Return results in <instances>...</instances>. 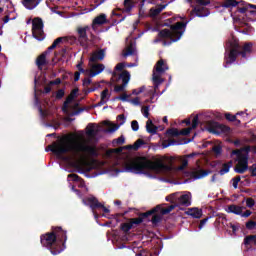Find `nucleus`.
<instances>
[{"mask_svg":"<svg viewBox=\"0 0 256 256\" xmlns=\"http://www.w3.org/2000/svg\"><path fill=\"white\" fill-rule=\"evenodd\" d=\"M46 151H51L54 155H65V153H73L76 161L73 167L78 170V173H89L93 167L91 163L87 162L88 157H99L97 146L89 145L85 142H79L72 145L67 139L61 138L51 145H48Z\"/></svg>","mask_w":256,"mask_h":256,"instance_id":"f257e3e1","label":"nucleus"},{"mask_svg":"<svg viewBox=\"0 0 256 256\" xmlns=\"http://www.w3.org/2000/svg\"><path fill=\"white\" fill-rule=\"evenodd\" d=\"M125 171L127 173H135L136 175H141L145 171H153V173H171L173 167L163 163V160L151 161L145 157H138L130 161L125 166Z\"/></svg>","mask_w":256,"mask_h":256,"instance_id":"f03ea898","label":"nucleus"},{"mask_svg":"<svg viewBox=\"0 0 256 256\" xmlns=\"http://www.w3.org/2000/svg\"><path fill=\"white\" fill-rule=\"evenodd\" d=\"M251 53H253V44L251 42H245L243 45H240L239 39L232 37L226 42L224 67L235 63L239 55L241 59H249V57H251Z\"/></svg>","mask_w":256,"mask_h":256,"instance_id":"7ed1b4c3","label":"nucleus"},{"mask_svg":"<svg viewBox=\"0 0 256 256\" xmlns=\"http://www.w3.org/2000/svg\"><path fill=\"white\" fill-rule=\"evenodd\" d=\"M185 29H187V22H176L175 24L170 25L169 29H162L158 33V39H156V43H159L161 39H170L163 40V45H171V43H177L183 37V33H185Z\"/></svg>","mask_w":256,"mask_h":256,"instance_id":"20e7f679","label":"nucleus"},{"mask_svg":"<svg viewBox=\"0 0 256 256\" xmlns=\"http://www.w3.org/2000/svg\"><path fill=\"white\" fill-rule=\"evenodd\" d=\"M40 243L42 247H46L52 255H59L62 251H65V247L59 246L57 237L51 231L40 236Z\"/></svg>","mask_w":256,"mask_h":256,"instance_id":"39448f33","label":"nucleus"},{"mask_svg":"<svg viewBox=\"0 0 256 256\" xmlns=\"http://www.w3.org/2000/svg\"><path fill=\"white\" fill-rule=\"evenodd\" d=\"M231 155H236L238 162L234 168L235 173L243 174L245 171L249 170V156H247V154L241 153V150H233Z\"/></svg>","mask_w":256,"mask_h":256,"instance_id":"423d86ee","label":"nucleus"},{"mask_svg":"<svg viewBox=\"0 0 256 256\" xmlns=\"http://www.w3.org/2000/svg\"><path fill=\"white\" fill-rule=\"evenodd\" d=\"M169 70V66H167V63H165V60L160 59L154 68L153 75H152V81L156 87H159L161 83H163V78H161V74L165 73V71Z\"/></svg>","mask_w":256,"mask_h":256,"instance_id":"0eeeda50","label":"nucleus"},{"mask_svg":"<svg viewBox=\"0 0 256 256\" xmlns=\"http://www.w3.org/2000/svg\"><path fill=\"white\" fill-rule=\"evenodd\" d=\"M44 27L45 24L43 23V19L35 17L32 20V36L34 39H37V41H43V39H45V31H43Z\"/></svg>","mask_w":256,"mask_h":256,"instance_id":"6e6552de","label":"nucleus"},{"mask_svg":"<svg viewBox=\"0 0 256 256\" xmlns=\"http://www.w3.org/2000/svg\"><path fill=\"white\" fill-rule=\"evenodd\" d=\"M87 33H91V26L85 25L76 27V35L81 47H87V43H89V36Z\"/></svg>","mask_w":256,"mask_h":256,"instance_id":"1a4fd4ad","label":"nucleus"},{"mask_svg":"<svg viewBox=\"0 0 256 256\" xmlns=\"http://www.w3.org/2000/svg\"><path fill=\"white\" fill-rule=\"evenodd\" d=\"M82 203L90 207L92 211H95V209H102L104 213L110 212V210L107 207H105V205L101 204V202H99V200L95 196H89V197L83 198Z\"/></svg>","mask_w":256,"mask_h":256,"instance_id":"9d476101","label":"nucleus"},{"mask_svg":"<svg viewBox=\"0 0 256 256\" xmlns=\"http://www.w3.org/2000/svg\"><path fill=\"white\" fill-rule=\"evenodd\" d=\"M208 131L213 133V135H221V133H229L231 128L219 122L210 121L208 122Z\"/></svg>","mask_w":256,"mask_h":256,"instance_id":"9b49d317","label":"nucleus"},{"mask_svg":"<svg viewBox=\"0 0 256 256\" xmlns=\"http://www.w3.org/2000/svg\"><path fill=\"white\" fill-rule=\"evenodd\" d=\"M157 209H160V207L156 206L147 212L140 213L137 218L129 219L132 227H135V225H141L143 221H149V217H151V215H153L157 211Z\"/></svg>","mask_w":256,"mask_h":256,"instance_id":"f8f14e48","label":"nucleus"},{"mask_svg":"<svg viewBox=\"0 0 256 256\" xmlns=\"http://www.w3.org/2000/svg\"><path fill=\"white\" fill-rule=\"evenodd\" d=\"M52 233L55 235L58 241V246L64 247L65 249V243H67V231L63 230V228L60 226H56L52 227Z\"/></svg>","mask_w":256,"mask_h":256,"instance_id":"ddd939ff","label":"nucleus"},{"mask_svg":"<svg viewBox=\"0 0 256 256\" xmlns=\"http://www.w3.org/2000/svg\"><path fill=\"white\" fill-rule=\"evenodd\" d=\"M48 49L44 52H42L35 61V65L38 68V71H43L44 67H47L49 65V60H47V55L50 53Z\"/></svg>","mask_w":256,"mask_h":256,"instance_id":"4468645a","label":"nucleus"},{"mask_svg":"<svg viewBox=\"0 0 256 256\" xmlns=\"http://www.w3.org/2000/svg\"><path fill=\"white\" fill-rule=\"evenodd\" d=\"M177 205H183L184 207H190L191 205V192H186L182 194L176 200Z\"/></svg>","mask_w":256,"mask_h":256,"instance_id":"2eb2a0df","label":"nucleus"},{"mask_svg":"<svg viewBox=\"0 0 256 256\" xmlns=\"http://www.w3.org/2000/svg\"><path fill=\"white\" fill-rule=\"evenodd\" d=\"M197 125H199V116L198 115L193 117L191 127L184 128L179 131L180 136L181 135H183V136L189 135L191 133L192 129H197Z\"/></svg>","mask_w":256,"mask_h":256,"instance_id":"dca6fc26","label":"nucleus"},{"mask_svg":"<svg viewBox=\"0 0 256 256\" xmlns=\"http://www.w3.org/2000/svg\"><path fill=\"white\" fill-rule=\"evenodd\" d=\"M107 23V15L105 14H100L97 16L93 21H92V29L93 31H97V26L98 25H105Z\"/></svg>","mask_w":256,"mask_h":256,"instance_id":"f3484780","label":"nucleus"},{"mask_svg":"<svg viewBox=\"0 0 256 256\" xmlns=\"http://www.w3.org/2000/svg\"><path fill=\"white\" fill-rule=\"evenodd\" d=\"M103 71H105L104 64H94L90 69L89 77H97V75L103 73Z\"/></svg>","mask_w":256,"mask_h":256,"instance_id":"a211bd4d","label":"nucleus"},{"mask_svg":"<svg viewBox=\"0 0 256 256\" xmlns=\"http://www.w3.org/2000/svg\"><path fill=\"white\" fill-rule=\"evenodd\" d=\"M116 81L121 80L123 85H129V81H131V74L129 73V71L124 70L121 72V74L117 75V77H115Z\"/></svg>","mask_w":256,"mask_h":256,"instance_id":"6ab92c4d","label":"nucleus"},{"mask_svg":"<svg viewBox=\"0 0 256 256\" xmlns=\"http://www.w3.org/2000/svg\"><path fill=\"white\" fill-rule=\"evenodd\" d=\"M105 59V49H100L92 53L90 57V62L95 63L97 61H103Z\"/></svg>","mask_w":256,"mask_h":256,"instance_id":"aec40b11","label":"nucleus"},{"mask_svg":"<svg viewBox=\"0 0 256 256\" xmlns=\"http://www.w3.org/2000/svg\"><path fill=\"white\" fill-rule=\"evenodd\" d=\"M186 215L193 217V219H201V217H203V210L199 208H189L188 211H186Z\"/></svg>","mask_w":256,"mask_h":256,"instance_id":"412c9836","label":"nucleus"},{"mask_svg":"<svg viewBox=\"0 0 256 256\" xmlns=\"http://www.w3.org/2000/svg\"><path fill=\"white\" fill-rule=\"evenodd\" d=\"M213 171L211 170H198L191 173L192 179H203V177H207V175H211Z\"/></svg>","mask_w":256,"mask_h":256,"instance_id":"4be33fe9","label":"nucleus"},{"mask_svg":"<svg viewBox=\"0 0 256 256\" xmlns=\"http://www.w3.org/2000/svg\"><path fill=\"white\" fill-rule=\"evenodd\" d=\"M123 6L124 8L121 9L122 13H129L135 7V0H124Z\"/></svg>","mask_w":256,"mask_h":256,"instance_id":"5701e85b","label":"nucleus"},{"mask_svg":"<svg viewBox=\"0 0 256 256\" xmlns=\"http://www.w3.org/2000/svg\"><path fill=\"white\" fill-rule=\"evenodd\" d=\"M39 3H41V0H22L24 7L29 10L35 9Z\"/></svg>","mask_w":256,"mask_h":256,"instance_id":"b1692460","label":"nucleus"},{"mask_svg":"<svg viewBox=\"0 0 256 256\" xmlns=\"http://www.w3.org/2000/svg\"><path fill=\"white\" fill-rule=\"evenodd\" d=\"M102 125H105V127H109L106 130V133H115V131H117L119 129V127H120L119 124L110 123L109 120L103 121Z\"/></svg>","mask_w":256,"mask_h":256,"instance_id":"393cba45","label":"nucleus"},{"mask_svg":"<svg viewBox=\"0 0 256 256\" xmlns=\"http://www.w3.org/2000/svg\"><path fill=\"white\" fill-rule=\"evenodd\" d=\"M158 127L155 126V124H153V120L148 119V121L146 122V131L148 133H150L151 135H155L158 131Z\"/></svg>","mask_w":256,"mask_h":256,"instance_id":"a878e982","label":"nucleus"},{"mask_svg":"<svg viewBox=\"0 0 256 256\" xmlns=\"http://www.w3.org/2000/svg\"><path fill=\"white\" fill-rule=\"evenodd\" d=\"M167 7V4H159L156 8L150 9V17H157Z\"/></svg>","mask_w":256,"mask_h":256,"instance_id":"bb28decb","label":"nucleus"},{"mask_svg":"<svg viewBox=\"0 0 256 256\" xmlns=\"http://www.w3.org/2000/svg\"><path fill=\"white\" fill-rule=\"evenodd\" d=\"M244 245L246 247L256 246V235H248L244 238Z\"/></svg>","mask_w":256,"mask_h":256,"instance_id":"cd10ccee","label":"nucleus"},{"mask_svg":"<svg viewBox=\"0 0 256 256\" xmlns=\"http://www.w3.org/2000/svg\"><path fill=\"white\" fill-rule=\"evenodd\" d=\"M97 133H99V130H95V124L93 123L88 124L86 135L88 137H96Z\"/></svg>","mask_w":256,"mask_h":256,"instance_id":"c85d7f7f","label":"nucleus"},{"mask_svg":"<svg viewBox=\"0 0 256 256\" xmlns=\"http://www.w3.org/2000/svg\"><path fill=\"white\" fill-rule=\"evenodd\" d=\"M229 213H234V215H241L243 213V207L232 204L228 206Z\"/></svg>","mask_w":256,"mask_h":256,"instance_id":"c756f323","label":"nucleus"},{"mask_svg":"<svg viewBox=\"0 0 256 256\" xmlns=\"http://www.w3.org/2000/svg\"><path fill=\"white\" fill-rule=\"evenodd\" d=\"M231 167H233V161H229L228 163H224L222 165V169L219 170V175H225L229 173Z\"/></svg>","mask_w":256,"mask_h":256,"instance_id":"7c9ffc66","label":"nucleus"},{"mask_svg":"<svg viewBox=\"0 0 256 256\" xmlns=\"http://www.w3.org/2000/svg\"><path fill=\"white\" fill-rule=\"evenodd\" d=\"M239 5V2L237 0H225L222 3V7L225 9H233V7H237Z\"/></svg>","mask_w":256,"mask_h":256,"instance_id":"2f4dec72","label":"nucleus"},{"mask_svg":"<svg viewBox=\"0 0 256 256\" xmlns=\"http://www.w3.org/2000/svg\"><path fill=\"white\" fill-rule=\"evenodd\" d=\"M241 5H243L242 7H238V13H242V14H245L246 12L249 13V9H253V7L251 6H255V4H245V3H241Z\"/></svg>","mask_w":256,"mask_h":256,"instance_id":"473e14b6","label":"nucleus"},{"mask_svg":"<svg viewBox=\"0 0 256 256\" xmlns=\"http://www.w3.org/2000/svg\"><path fill=\"white\" fill-rule=\"evenodd\" d=\"M63 41H67V37H58L56 40H54L52 45L48 47V50L53 51V49H56L57 45H59L60 43H63Z\"/></svg>","mask_w":256,"mask_h":256,"instance_id":"72a5a7b5","label":"nucleus"},{"mask_svg":"<svg viewBox=\"0 0 256 256\" xmlns=\"http://www.w3.org/2000/svg\"><path fill=\"white\" fill-rule=\"evenodd\" d=\"M133 229V225L131 224V221L125 222L120 224V230L123 231V233H129L130 230Z\"/></svg>","mask_w":256,"mask_h":256,"instance_id":"f704fd0d","label":"nucleus"},{"mask_svg":"<svg viewBox=\"0 0 256 256\" xmlns=\"http://www.w3.org/2000/svg\"><path fill=\"white\" fill-rule=\"evenodd\" d=\"M161 221H163V216H161V214H155V213L152 214V219H151L152 225H159Z\"/></svg>","mask_w":256,"mask_h":256,"instance_id":"c9c22d12","label":"nucleus"},{"mask_svg":"<svg viewBox=\"0 0 256 256\" xmlns=\"http://www.w3.org/2000/svg\"><path fill=\"white\" fill-rule=\"evenodd\" d=\"M79 92V89H73L70 94L66 98V103H73V100L75 97H77V93Z\"/></svg>","mask_w":256,"mask_h":256,"instance_id":"e433bc0d","label":"nucleus"},{"mask_svg":"<svg viewBox=\"0 0 256 256\" xmlns=\"http://www.w3.org/2000/svg\"><path fill=\"white\" fill-rule=\"evenodd\" d=\"M166 135H168V137H179L180 132L177 128H170L166 131Z\"/></svg>","mask_w":256,"mask_h":256,"instance_id":"4c0bfd02","label":"nucleus"},{"mask_svg":"<svg viewBox=\"0 0 256 256\" xmlns=\"http://www.w3.org/2000/svg\"><path fill=\"white\" fill-rule=\"evenodd\" d=\"M123 69H125V64L124 63H118L115 68L114 71L112 72V78L115 79V77H117V71H123Z\"/></svg>","mask_w":256,"mask_h":256,"instance_id":"58836bf2","label":"nucleus"},{"mask_svg":"<svg viewBox=\"0 0 256 256\" xmlns=\"http://www.w3.org/2000/svg\"><path fill=\"white\" fill-rule=\"evenodd\" d=\"M99 87H101V84L99 82L93 83L92 87L86 89L85 95H89V93H93L94 91H97Z\"/></svg>","mask_w":256,"mask_h":256,"instance_id":"ea45409f","label":"nucleus"},{"mask_svg":"<svg viewBox=\"0 0 256 256\" xmlns=\"http://www.w3.org/2000/svg\"><path fill=\"white\" fill-rule=\"evenodd\" d=\"M111 98V94H109V89H104L102 92H101V95H100V99H102V101H109V99Z\"/></svg>","mask_w":256,"mask_h":256,"instance_id":"a19ab883","label":"nucleus"},{"mask_svg":"<svg viewBox=\"0 0 256 256\" xmlns=\"http://www.w3.org/2000/svg\"><path fill=\"white\" fill-rule=\"evenodd\" d=\"M225 119H227V121H230L231 123H233L234 121H237V123H241V120H237V115H233L231 113H226Z\"/></svg>","mask_w":256,"mask_h":256,"instance_id":"79ce46f5","label":"nucleus"},{"mask_svg":"<svg viewBox=\"0 0 256 256\" xmlns=\"http://www.w3.org/2000/svg\"><path fill=\"white\" fill-rule=\"evenodd\" d=\"M157 207H160V209H157L155 213H160L162 215H169L171 213V210H169V207L163 208L161 205H157Z\"/></svg>","mask_w":256,"mask_h":256,"instance_id":"37998d69","label":"nucleus"},{"mask_svg":"<svg viewBox=\"0 0 256 256\" xmlns=\"http://www.w3.org/2000/svg\"><path fill=\"white\" fill-rule=\"evenodd\" d=\"M141 145H145V141H143L142 139H138L134 144H132L133 151H138Z\"/></svg>","mask_w":256,"mask_h":256,"instance_id":"c03bdc74","label":"nucleus"},{"mask_svg":"<svg viewBox=\"0 0 256 256\" xmlns=\"http://www.w3.org/2000/svg\"><path fill=\"white\" fill-rule=\"evenodd\" d=\"M240 181H241V176H235L234 178H232L231 179L232 187H234V189H237L239 187Z\"/></svg>","mask_w":256,"mask_h":256,"instance_id":"a18cd8bd","label":"nucleus"},{"mask_svg":"<svg viewBox=\"0 0 256 256\" xmlns=\"http://www.w3.org/2000/svg\"><path fill=\"white\" fill-rule=\"evenodd\" d=\"M125 143V136H120L112 141L113 145H123Z\"/></svg>","mask_w":256,"mask_h":256,"instance_id":"49530a36","label":"nucleus"},{"mask_svg":"<svg viewBox=\"0 0 256 256\" xmlns=\"http://www.w3.org/2000/svg\"><path fill=\"white\" fill-rule=\"evenodd\" d=\"M68 179H72V181H74L75 183H79L80 181H83V178H81L77 174H69Z\"/></svg>","mask_w":256,"mask_h":256,"instance_id":"de8ad7c7","label":"nucleus"},{"mask_svg":"<svg viewBox=\"0 0 256 256\" xmlns=\"http://www.w3.org/2000/svg\"><path fill=\"white\" fill-rule=\"evenodd\" d=\"M255 227L256 221L249 220L248 222H246V229H248L249 231H252V229H255Z\"/></svg>","mask_w":256,"mask_h":256,"instance_id":"09e8293b","label":"nucleus"},{"mask_svg":"<svg viewBox=\"0 0 256 256\" xmlns=\"http://www.w3.org/2000/svg\"><path fill=\"white\" fill-rule=\"evenodd\" d=\"M236 151H241V153H243V155H247L249 157V153L251 152V146H245L241 149H236Z\"/></svg>","mask_w":256,"mask_h":256,"instance_id":"8fccbe9b","label":"nucleus"},{"mask_svg":"<svg viewBox=\"0 0 256 256\" xmlns=\"http://www.w3.org/2000/svg\"><path fill=\"white\" fill-rule=\"evenodd\" d=\"M129 55H135V49L132 45L128 46L126 49V53L124 54V57H129Z\"/></svg>","mask_w":256,"mask_h":256,"instance_id":"3c124183","label":"nucleus"},{"mask_svg":"<svg viewBox=\"0 0 256 256\" xmlns=\"http://www.w3.org/2000/svg\"><path fill=\"white\" fill-rule=\"evenodd\" d=\"M125 87H127V85H125V84L116 85L114 87V91H115V93H122V91H125Z\"/></svg>","mask_w":256,"mask_h":256,"instance_id":"603ef678","label":"nucleus"},{"mask_svg":"<svg viewBox=\"0 0 256 256\" xmlns=\"http://www.w3.org/2000/svg\"><path fill=\"white\" fill-rule=\"evenodd\" d=\"M248 171H250V177H256V163L249 166Z\"/></svg>","mask_w":256,"mask_h":256,"instance_id":"864d4df0","label":"nucleus"},{"mask_svg":"<svg viewBox=\"0 0 256 256\" xmlns=\"http://www.w3.org/2000/svg\"><path fill=\"white\" fill-rule=\"evenodd\" d=\"M213 153H215V155H221L223 148L219 145L213 146L212 148Z\"/></svg>","mask_w":256,"mask_h":256,"instance_id":"5fc2aeb1","label":"nucleus"},{"mask_svg":"<svg viewBox=\"0 0 256 256\" xmlns=\"http://www.w3.org/2000/svg\"><path fill=\"white\" fill-rule=\"evenodd\" d=\"M182 165L179 167L180 170L185 169V167H187L189 165V160L187 158V156H185L182 160H181Z\"/></svg>","mask_w":256,"mask_h":256,"instance_id":"6e6d98bb","label":"nucleus"},{"mask_svg":"<svg viewBox=\"0 0 256 256\" xmlns=\"http://www.w3.org/2000/svg\"><path fill=\"white\" fill-rule=\"evenodd\" d=\"M246 207H249L250 209L252 207H255V200L253 198H247L246 199Z\"/></svg>","mask_w":256,"mask_h":256,"instance_id":"4d7b16f0","label":"nucleus"},{"mask_svg":"<svg viewBox=\"0 0 256 256\" xmlns=\"http://www.w3.org/2000/svg\"><path fill=\"white\" fill-rule=\"evenodd\" d=\"M196 3L201 5V7H207L211 3V0H196Z\"/></svg>","mask_w":256,"mask_h":256,"instance_id":"13d9d810","label":"nucleus"},{"mask_svg":"<svg viewBox=\"0 0 256 256\" xmlns=\"http://www.w3.org/2000/svg\"><path fill=\"white\" fill-rule=\"evenodd\" d=\"M142 115H143L146 119H149V106H143V107H142Z\"/></svg>","mask_w":256,"mask_h":256,"instance_id":"bf43d9fd","label":"nucleus"},{"mask_svg":"<svg viewBox=\"0 0 256 256\" xmlns=\"http://www.w3.org/2000/svg\"><path fill=\"white\" fill-rule=\"evenodd\" d=\"M62 97H65V90L64 89H59L56 92V99L60 100Z\"/></svg>","mask_w":256,"mask_h":256,"instance_id":"052dcab7","label":"nucleus"},{"mask_svg":"<svg viewBox=\"0 0 256 256\" xmlns=\"http://www.w3.org/2000/svg\"><path fill=\"white\" fill-rule=\"evenodd\" d=\"M132 131H139V122L137 120H133L131 122Z\"/></svg>","mask_w":256,"mask_h":256,"instance_id":"680f3d73","label":"nucleus"},{"mask_svg":"<svg viewBox=\"0 0 256 256\" xmlns=\"http://www.w3.org/2000/svg\"><path fill=\"white\" fill-rule=\"evenodd\" d=\"M166 201H169L170 203H175V201H177L176 194H171V195L167 196Z\"/></svg>","mask_w":256,"mask_h":256,"instance_id":"e2e57ef3","label":"nucleus"},{"mask_svg":"<svg viewBox=\"0 0 256 256\" xmlns=\"http://www.w3.org/2000/svg\"><path fill=\"white\" fill-rule=\"evenodd\" d=\"M49 85L53 87V85H61V78H56L55 80H52L49 82Z\"/></svg>","mask_w":256,"mask_h":256,"instance_id":"0e129e2a","label":"nucleus"},{"mask_svg":"<svg viewBox=\"0 0 256 256\" xmlns=\"http://www.w3.org/2000/svg\"><path fill=\"white\" fill-rule=\"evenodd\" d=\"M93 83V80L91 78H85L83 80V87H87L88 85H91Z\"/></svg>","mask_w":256,"mask_h":256,"instance_id":"69168bd1","label":"nucleus"},{"mask_svg":"<svg viewBox=\"0 0 256 256\" xmlns=\"http://www.w3.org/2000/svg\"><path fill=\"white\" fill-rule=\"evenodd\" d=\"M203 9H204L203 7H202V8H196V9H194V11H195L197 17H203Z\"/></svg>","mask_w":256,"mask_h":256,"instance_id":"338daca9","label":"nucleus"},{"mask_svg":"<svg viewBox=\"0 0 256 256\" xmlns=\"http://www.w3.org/2000/svg\"><path fill=\"white\" fill-rule=\"evenodd\" d=\"M51 87H52V86L49 85V83H48L47 86L44 87L43 93H44L45 95L49 94V92L51 91Z\"/></svg>","mask_w":256,"mask_h":256,"instance_id":"774afa93","label":"nucleus"}]
</instances>
